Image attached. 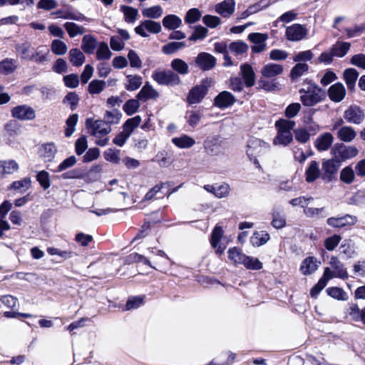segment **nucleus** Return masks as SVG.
Masks as SVG:
<instances>
[{
	"label": "nucleus",
	"mask_w": 365,
	"mask_h": 365,
	"mask_svg": "<svg viewBox=\"0 0 365 365\" xmlns=\"http://www.w3.org/2000/svg\"><path fill=\"white\" fill-rule=\"evenodd\" d=\"M299 100L305 107H312L326 99V92L316 83L304 81L299 90Z\"/></svg>",
	"instance_id": "obj_1"
},
{
	"label": "nucleus",
	"mask_w": 365,
	"mask_h": 365,
	"mask_svg": "<svg viewBox=\"0 0 365 365\" xmlns=\"http://www.w3.org/2000/svg\"><path fill=\"white\" fill-rule=\"evenodd\" d=\"M86 127L89 129L91 134L96 138V144L104 147L108 145L109 138L108 135L111 131L110 125L102 120H93L88 118L86 122Z\"/></svg>",
	"instance_id": "obj_2"
},
{
	"label": "nucleus",
	"mask_w": 365,
	"mask_h": 365,
	"mask_svg": "<svg viewBox=\"0 0 365 365\" xmlns=\"http://www.w3.org/2000/svg\"><path fill=\"white\" fill-rule=\"evenodd\" d=\"M152 78L160 85L173 86L180 83L178 75L170 70H155L152 74Z\"/></svg>",
	"instance_id": "obj_3"
},
{
	"label": "nucleus",
	"mask_w": 365,
	"mask_h": 365,
	"mask_svg": "<svg viewBox=\"0 0 365 365\" xmlns=\"http://www.w3.org/2000/svg\"><path fill=\"white\" fill-rule=\"evenodd\" d=\"M341 165V160L334 156L331 159L324 160L322 162V180L330 182L335 179Z\"/></svg>",
	"instance_id": "obj_4"
},
{
	"label": "nucleus",
	"mask_w": 365,
	"mask_h": 365,
	"mask_svg": "<svg viewBox=\"0 0 365 365\" xmlns=\"http://www.w3.org/2000/svg\"><path fill=\"white\" fill-rule=\"evenodd\" d=\"M358 221L355 215L346 214L340 217H331L327 220V223L331 227L341 229L346 227H351Z\"/></svg>",
	"instance_id": "obj_5"
},
{
	"label": "nucleus",
	"mask_w": 365,
	"mask_h": 365,
	"mask_svg": "<svg viewBox=\"0 0 365 365\" xmlns=\"http://www.w3.org/2000/svg\"><path fill=\"white\" fill-rule=\"evenodd\" d=\"M11 116L19 120H32L36 118L34 109L26 104L14 107L11 110Z\"/></svg>",
	"instance_id": "obj_6"
},
{
	"label": "nucleus",
	"mask_w": 365,
	"mask_h": 365,
	"mask_svg": "<svg viewBox=\"0 0 365 365\" xmlns=\"http://www.w3.org/2000/svg\"><path fill=\"white\" fill-rule=\"evenodd\" d=\"M334 156L340 160L354 158L358 154V150L353 145H345L342 143L336 145L331 150Z\"/></svg>",
	"instance_id": "obj_7"
},
{
	"label": "nucleus",
	"mask_w": 365,
	"mask_h": 365,
	"mask_svg": "<svg viewBox=\"0 0 365 365\" xmlns=\"http://www.w3.org/2000/svg\"><path fill=\"white\" fill-rule=\"evenodd\" d=\"M161 25L159 22L152 20H145L135 27V31L142 37H148V35L145 31L151 34H158L161 31Z\"/></svg>",
	"instance_id": "obj_8"
},
{
	"label": "nucleus",
	"mask_w": 365,
	"mask_h": 365,
	"mask_svg": "<svg viewBox=\"0 0 365 365\" xmlns=\"http://www.w3.org/2000/svg\"><path fill=\"white\" fill-rule=\"evenodd\" d=\"M307 29L303 25L294 24L287 27L285 35L289 41H299L307 36Z\"/></svg>",
	"instance_id": "obj_9"
},
{
	"label": "nucleus",
	"mask_w": 365,
	"mask_h": 365,
	"mask_svg": "<svg viewBox=\"0 0 365 365\" xmlns=\"http://www.w3.org/2000/svg\"><path fill=\"white\" fill-rule=\"evenodd\" d=\"M344 118L349 123L359 125L364 120V113L357 106H351L344 113Z\"/></svg>",
	"instance_id": "obj_10"
},
{
	"label": "nucleus",
	"mask_w": 365,
	"mask_h": 365,
	"mask_svg": "<svg viewBox=\"0 0 365 365\" xmlns=\"http://www.w3.org/2000/svg\"><path fill=\"white\" fill-rule=\"evenodd\" d=\"M195 63L202 70L208 71L215 66L216 59L211 54L206 52H202L197 55L195 59Z\"/></svg>",
	"instance_id": "obj_11"
},
{
	"label": "nucleus",
	"mask_w": 365,
	"mask_h": 365,
	"mask_svg": "<svg viewBox=\"0 0 365 365\" xmlns=\"http://www.w3.org/2000/svg\"><path fill=\"white\" fill-rule=\"evenodd\" d=\"M236 99L235 96L228 91L220 93L214 99V105L221 109L232 106Z\"/></svg>",
	"instance_id": "obj_12"
},
{
	"label": "nucleus",
	"mask_w": 365,
	"mask_h": 365,
	"mask_svg": "<svg viewBox=\"0 0 365 365\" xmlns=\"http://www.w3.org/2000/svg\"><path fill=\"white\" fill-rule=\"evenodd\" d=\"M207 92V87L202 83L192 88L189 92L187 101L190 104L200 103L205 96Z\"/></svg>",
	"instance_id": "obj_13"
},
{
	"label": "nucleus",
	"mask_w": 365,
	"mask_h": 365,
	"mask_svg": "<svg viewBox=\"0 0 365 365\" xmlns=\"http://www.w3.org/2000/svg\"><path fill=\"white\" fill-rule=\"evenodd\" d=\"M204 189L218 198L227 197L229 195L230 190L229 185L227 183L205 185H204Z\"/></svg>",
	"instance_id": "obj_14"
},
{
	"label": "nucleus",
	"mask_w": 365,
	"mask_h": 365,
	"mask_svg": "<svg viewBox=\"0 0 365 365\" xmlns=\"http://www.w3.org/2000/svg\"><path fill=\"white\" fill-rule=\"evenodd\" d=\"M329 98L336 103L341 102L346 96V90L344 85L336 83L331 86L328 90Z\"/></svg>",
	"instance_id": "obj_15"
},
{
	"label": "nucleus",
	"mask_w": 365,
	"mask_h": 365,
	"mask_svg": "<svg viewBox=\"0 0 365 365\" xmlns=\"http://www.w3.org/2000/svg\"><path fill=\"white\" fill-rule=\"evenodd\" d=\"M235 9V1L234 0H224L216 4L215 11L223 17H229Z\"/></svg>",
	"instance_id": "obj_16"
},
{
	"label": "nucleus",
	"mask_w": 365,
	"mask_h": 365,
	"mask_svg": "<svg viewBox=\"0 0 365 365\" xmlns=\"http://www.w3.org/2000/svg\"><path fill=\"white\" fill-rule=\"evenodd\" d=\"M321 262L314 257H308L305 258L301 266L300 270L304 275H308L314 273L320 265Z\"/></svg>",
	"instance_id": "obj_17"
},
{
	"label": "nucleus",
	"mask_w": 365,
	"mask_h": 365,
	"mask_svg": "<svg viewBox=\"0 0 365 365\" xmlns=\"http://www.w3.org/2000/svg\"><path fill=\"white\" fill-rule=\"evenodd\" d=\"M271 225L275 229H282L287 225L286 216L283 211L279 208L274 207L272 209Z\"/></svg>",
	"instance_id": "obj_18"
},
{
	"label": "nucleus",
	"mask_w": 365,
	"mask_h": 365,
	"mask_svg": "<svg viewBox=\"0 0 365 365\" xmlns=\"http://www.w3.org/2000/svg\"><path fill=\"white\" fill-rule=\"evenodd\" d=\"M158 92L149 83H146L137 95V98L142 101L158 98Z\"/></svg>",
	"instance_id": "obj_19"
},
{
	"label": "nucleus",
	"mask_w": 365,
	"mask_h": 365,
	"mask_svg": "<svg viewBox=\"0 0 365 365\" xmlns=\"http://www.w3.org/2000/svg\"><path fill=\"white\" fill-rule=\"evenodd\" d=\"M322 173L319 163L315 160L311 161L305 171L307 182H314L320 176L322 177Z\"/></svg>",
	"instance_id": "obj_20"
},
{
	"label": "nucleus",
	"mask_w": 365,
	"mask_h": 365,
	"mask_svg": "<svg viewBox=\"0 0 365 365\" xmlns=\"http://www.w3.org/2000/svg\"><path fill=\"white\" fill-rule=\"evenodd\" d=\"M223 233L222 228L220 226H216L211 234L210 244L212 247L217 248V252L219 254H222L225 248L220 243Z\"/></svg>",
	"instance_id": "obj_21"
},
{
	"label": "nucleus",
	"mask_w": 365,
	"mask_h": 365,
	"mask_svg": "<svg viewBox=\"0 0 365 365\" xmlns=\"http://www.w3.org/2000/svg\"><path fill=\"white\" fill-rule=\"evenodd\" d=\"M282 72L283 66L273 63L264 65L261 70V73L264 78H273L280 75Z\"/></svg>",
	"instance_id": "obj_22"
},
{
	"label": "nucleus",
	"mask_w": 365,
	"mask_h": 365,
	"mask_svg": "<svg viewBox=\"0 0 365 365\" xmlns=\"http://www.w3.org/2000/svg\"><path fill=\"white\" fill-rule=\"evenodd\" d=\"M240 70L245 86H253L255 83V75L252 67L247 63H244L240 66Z\"/></svg>",
	"instance_id": "obj_23"
},
{
	"label": "nucleus",
	"mask_w": 365,
	"mask_h": 365,
	"mask_svg": "<svg viewBox=\"0 0 365 365\" xmlns=\"http://www.w3.org/2000/svg\"><path fill=\"white\" fill-rule=\"evenodd\" d=\"M333 140V135L330 133H325L317 138L315 147L319 151L327 150L331 145Z\"/></svg>",
	"instance_id": "obj_24"
},
{
	"label": "nucleus",
	"mask_w": 365,
	"mask_h": 365,
	"mask_svg": "<svg viewBox=\"0 0 365 365\" xmlns=\"http://www.w3.org/2000/svg\"><path fill=\"white\" fill-rule=\"evenodd\" d=\"M172 143L179 148L186 149L192 147L195 144V140L192 137L183 134L172 138Z\"/></svg>",
	"instance_id": "obj_25"
},
{
	"label": "nucleus",
	"mask_w": 365,
	"mask_h": 365,
	"mask_svg": "<svg viewBox=\"0 0 365 365\" xmlns=\"http://www.w3.org/2000/svg\"><path fill=\"white\" fill-rule=\"evenodd\" d=\"M19 168V164L14 160H0V173L2 175H11Z\"/></svg>",
	"instance_id": "obj_26"
},
{
	"label": "nucleus",
	"mask_w": 365,
	"mask_h": 365,
	"mask_svg": "<svg viewBox=\"0 0 365 365\" xmlns=\"http://www.w3.org/2000/svg\"><path fill=\"white\" fill-rule=\"evenodd\" d=\"M337 138L344 142H351L356 136L354 129L350 126H342L336 133Z\"/></svg>",
	"instance_id": "obj_27"
},
{
	"label": "nucleus",
	"mask_w": 365,
	"mask_h": 365,
	"mask_svg": "<svg viewBox=\"0 0 365 365\" xmlns=\"http://www.w3.org/2000/svg\"><path fill=\"white\" fill-rule=\"evenodd\" d=\"M329 264L331 268L336 274L337 278L346 279L348 274L344 268L343 263H341L336 257H332L330 259Z\"/></svg>",
	"instance_id": "obj_28"
},
{
	"label": "nucleus",
	"mask_w": 365,
	"mask_h": 365,
	"mask_svg": "<svg viewBox=\"0 0 365 365\" xmlns=\"http://www.w3.org/2000/svg\"><path fill=\"white\" fill-rule=\"evenodd\" d=\"M270 239L269 234L266 231H256L250 237V242L254 247H260L266 244Z\"/></svg>",
	"instance_id": "obj_29"
},
{
	"label": "nucleus",
	"mask_w": 365,
	"mask_h": 365,
	"mask_svg": "<svg viewBox=\"0 0 365 365\" xmlns=\"http://www.w3.org/2000/svg\"><path fill=\"white\" fill-rule=\"evenodd\" d=\"M358 77L359 72L355 68H350L344 71V79L349 90L354 89Z\"/></svg>",
	"instance_id": "obj_30"
},
{
	"label": "nucleus",
	"mask_w": 365,
	"mask_h": 365,
	"mask_svg": "<svg viewBox=\"0 0 365 365\" xmlns=\"http://www.w3.org/2000/svg\"><path fill=\"white\" fill-rule=\"evenodd\" d=\"M97 46L96 38L91 35H85L82 38L81 48L88 54H91L94 52Z\"/></svg>",
	"instance_id": "obj_31"
},
{
	"label": "nucleus",
	"mask_w": 365,
	"mask_h": 365,
	"mask_svg": "<svg viewBox=\"0 0 365 365\" xmlns=\"http://www.w3.org/2000/svg\"><path fill=\"white\" fill-rule=\"evenodd\" d=\"M162 23L165 29L175 30L181 26L182 20L176 15L169 14L163 19Z\"/></svg>",
	"instance_id": "obj_32"
},
{
	"label": "nucleus",
	"mask_w": 365,
	"mask_h": 365,
	"mask_svg": "<svg viewBox=\"0 0 365 365\" xmlns=\"http://www.w3.org/2000/svg\"><path fill=\"white\" fill-rule=\"evenodd\" d=\"M120 11L124 15L125 22L133 24L138 19V10L129 6L122 5L120 8Z\"/></svg>",
	"instance_id": "obj_33"
},
{
	"label": "nucleus",
	"mask_w": 365,
	"mask_h": 365,
	"mask_svg": "<svg viewBox=\"0 0 365 365\" xmlns=\"http://www.w3.org/2000/svg\"><path fill=\"white\" fill-rule=\"evenodd\" d=\"M86 57L78 48H72L69 51V61L73 66L79 67L85 62Z\"/></svg>",
	"instance_id": "obj_34"
},
{
	"label": "nucleus",
	"mask_w": 365,
	"mask_h": 365,
	"mask_svg": "<svg viewBox=\"0 0 365 365\" xmlns=\"http://www.w3.org/2000/svg\"><path fill=\"white\" fill-rule=\"evenodd\" d=\"M17 68V61L13 58H5L0 62V73L4 75L12 73Z\"/></svg>",
	"instance_id": "obj_35"
},
{
	"label": "nucleus",
	"mask_w": 365,
	"mask_h": 365,
	"mask_svg": "<svg viewBox=\"0 0 365 365\" xmlns=\"http://www.w3.org/2000/svg\"><path fill=\"white\" fill-rule=\"evenodd\" d=\"M350 47L351 43L349 42L337 41L331 46V49L334 56L341 58L348 53Z\"/></svg>",
	"instance_id": "obj_36"
},
{
	"label": "nucleus",
	"mask_w": 365,
	"mask_h": 365,
	"mask_svg": "<svg viewBox=\"0 0 365 365\" xmlns=\"http://www.w3.org/2000/svg\"><path fill=\"white\" fill-rule=\"evenodd\" d=\"M31 186V180L29 177L24 178L20 180L13 182L9 187L10 190H14L20 192H24Z\"/></svg>",
	"instance_id": "obj_37"
},
{
	"label": "nucleus",
	"mask_w": 365,
	"mask_h": 365,
	"mask_svg": "<svg viewBox=\"0 0 365 365\" xmlns=\"http://www.w3.org/2000/svg\"><path fill=\"white\" fill-rule=\"evenodd\" d=\"M125 88L130 91L138 89L143 83V78L138 75H128Z\"/></svg>",
	"instance_id": "obj_38"
},
{
	"label": "nucleus",
	"mask_w": 365,
	"mask_h": 365,
	"mask_svg": "<svg viewBox=\"0 0 365 365\" xmlns=\"http://www.w3.org/2000/svg\"><path fill=\"white\" fill-rule=\"evenodd\" d=\"M57 152L56 146L53 143H46L41 148V156L46 161H51Z\"/></svg>",
	"instance_id": "obj_39"
},
{
	"label": "nucleus",
	"mask_w": 365,
	"mask_h": 365,
	"mask_svg": "<svg viewBox=\"0 0 365 365\" xmlns=\"http://www.w3.org/2000/svg\"><path fill=\"white\" fill-rule=\"evenodd\" d=\"M230 51L235 56H242L247 52L248 46L242 41H237L229 45Z\"/></svg>",
	"instance_id": "obj_40"
},
{
	"label": "nucleus",
	"mask_w": 365,
	"mask_h": 365,
	"mask_svg": "<svg viewBox=\"0 0 365 365\" xmlns=\"http://www.w3.org/2000/svg\"><path fill=\"white\" fill-rule=\"evenodd\" d=\"M170 66L173 71L180 75H186L189 72L187 63L180 58H175L170 63Z\"/></svg>",
	"instance_id": "obj_41"
},
{
	"label": "nucleus",
	"mask_w": 365,
	"mask_h": 365,
	"mask_svg": "<svg viewBox=\"0 0 365 365\" xmlns=\"http://www.w3.org/2000/svg\"><path fill=\"white\" fill-rule=\"evenodd\" d=\"M63 26L71 38L83 34L86 31L83 26H79L73 22H66Z\"/></svg>",
	"instance_id": "obj_42"
},
{
	"label": "nucleus",
	"mask_w": 365,
	"mask_h": 365,
	"mask_svg": "<svg viewBox=\"0 0 365 365\" xmlns=\"http://www.w3.org/2000/svg\"><path fill=\"white\" fill-rule=\"evenodd\" d=\"M140 122L141 118L140 115L128 119L123 124V131L130 136L133 130L138 127Z\"/></svg>",
	"instance_id": "obj_43"
},
{
	"label": "nucleus",
	"mask_w": 365,
	"mask_h": 365,
	"mask_svg": "<svg viewBox=\"0 0 365 365\" xmlns=\"http://www.w3.org/2000/svg\"><path fill=\"white\" fill-rule=\"evenodd\" d=\"M163 14V8L159 5L150 6L142 10L143 16L148 19H158Z\"/></svg>",
	"instance_id": "obj_44"
},
{
	"label": "nucleus",
	"mask_w": 365,
	"mask_h": 365,
	"mask_svg": "<svg viewBox=\"0 0 365 365\" xmlns=\"http://www.w3.org/2000/svg\"><path fill=\"white\" fill-rule=\"evenodd\" d=\"M327 293L331 297L341 301H346L349 298L347 293L341 288L337 287H329Z\"/></svg>",
	"instance_id": "obj_45"
},
{
	"label": "nucleus",
	"mask_w": 365,
	"mask_h": 365,
	"mask_svg": "<svg viewBox=\"0 0 365 365\" xmlns=\"http://www.w3.org/2000/svg\"><path fill=\"white\" fill-rule=\"evenodd\" d=\"M121 113L119 110L114 109L110 111H106L104 115V120L103 122L107 123V125H115L118 124L121 118Z\"/></svg>",
	"instance_id": "obj_46"
},
{
	"label": "nucleus",
	"mask_w": 365,
	"mask_h": 365,
	"mask_svg": "<svg viewBox=\"0 0 365 365\" xmlns=\"http://www.w3.org/2000/svg\"><path fill=\"white\" fill-rule=\"evenodd\" d=\"M112 56L108 44L106 42H101L96 51V58L99 61L109 60Z\"/></svg>",
	"instance_id": "obj_47"
},
{
	"label": "nucleus",
	"mask_w": 365,
	"mask_h": 365,
	"mask_svg": "<svg viewBox=\"0 0 365 365\" xmlns=\"http://www.w3.org/2000/svg\"><path fill=\"white\" fill-rule=\"evenodd\" d=\"M242 264L247 269L252 270H259L262 268V263L257 258L247 255L243 257Z\"/></svg>",
	"instance_id": "obj_48"
},
{
	"label": "nucleus",
	"mask_w": 365,
	"mask_h": 365,
	"mask_svg": "<svg viewBox=\"0 0 365 365\" xmlns=\"http://www.w3.org/2000/svg\"><path fill=\"white\" fill-rule=\"evenodd\" d=\"M292 134L287 131H278L277 135L274 139V145H287L292 140Z\"/></svg>",
	"instance_id": "obj_49"
},
{
	"label": "nucleus",
	"mask_w": 365,
	"mask_h": 365,
	"mask_svg": "<svg viewBox=\"0 0 365 365\" xmlns=\"http://www.w3.org/2000/svg\"><path fill=\"white\" fill-rule=\"evenodd\" d=\"M120 150L108 148L103 153V156L106 161L110 162L113 164H118L120 160Z\"/></svg>",
	"instance_id": "obj_50"
},
{
	"label": "nucleus",
	"mask_w": 365,
	"mask_h": 365,
	"mask_svg": "<svg viewBox=\"0 0 365 365\" xmlns=\"http://www.w3.org/2000/svg\"><path fill=\"white\" fill-rule=\"evenodd\" d=\"M106 82L101 80H93L88 84V90L91 95L99 94L106 88Z\"/></svg>",
	"instance_id": "obj_51"
},
{
	"label": "nucleus",
	"mask_w": 365,
	"mask_h": 365,
	"mask_svg": "<svg viewBox=\"0 0 365 365\" xmlns=\"http://www.w3.org/2000/svg\"><path fill=\"white\" fill-rule=\"evenodd\" d=\"M144 299V296H133L129 297L125 304V310L128 311L139 308L143 304Z\"/></svg>",
	"instance_id": "obj_52"
},
{
	"label": "nucleus",
	"mask_w": 365,
	"mask_h": 365,
	"mask_svg": "<svg viewBox=\"0 0 365 365\" xmlns=\"http://www.w3.org/2000/svg\"><path fill=\"white\" fill-rule=\"evenodd\" d=\"M78 115L77 114L71 115L66 120V128L65 129L66 137H70L74 133L76 130V125L77 124Z\"/></svg>",
	"instance_id": "obj_53"
},
{
	"label": "nucleus",
	"mask_w": 365,
	"mask_h": 365,
	"mask_svg": "<svg viewBox=\"0 0 365 365\" xmlns=\"http://www.w3.org/2000/svg\"><path fill=\"white\" fill-rule=\"evenodd\" d=\"M49 51L47 48L44 50H38L35 53L29 57L30 60H32L38 63H43L49 61L48 58Z\"/></svg>",
	"instance_id": "obj_54"
},
{
	"label": "nucleus",
	"mask_w": 365,
	"mask_h": 365,
	"mask_svg": "<svg viewBox=\"0 0 365 365\" xmlns=\"http://www.w3.org/2000/svg\"><path fill=\"white\" fill-rule=\"evenodd\" d=\"M309 69V66L305 63H297L292 69L290 76L292 80L297 79Z\"/></svg>",
	"instance_id": "obj_55"
},
{
	"label": "nucleus",
	"mask_w": 365,
	"mask_h": 365,
	"mask_svg": "<svg viewBox=\"0 0 365 365\" xmlns=\"http://www.w3.org/2000/svg\"><path fill=\"white\" fill-rule=\"evenodd\" d=\"M204 148L206 152L210 155H217L219 153V145L217 143V139L207 138L204 142Z\"/></svg>",
	"instance_id": "obj_56"
},
{
	"label": "nucleus",
	"mask_w": 365,
	"mask_h": 365,
	"mask_svg": "<svg viewBox=\"0 0 365 365\" xmlns=\"http://www.w3.org/2000/svg\"><path fill=\"white\" fill-rule=\"evenodd\" d=\"M201 16L202 13L198 9H190L185 14V21L188 24H195L200 20Z\"/></svg>",
	"instance_id": "obj_57"
},
{
	"label": "nucleus",
	"mask_w": 365,
	"mask_h": 365,
	"mask_svg": "<svg viewBox=\"0 0 365 365\" xmlns=\"http://www.w3.org/2000/svg\"><path fill=\"white\" fill-rule=\"evenodd\" d=\"M51 48L53 53L58 56L65 54L68 50L66 44L63 41L58 39H55L52 41Z\"/></svg>",
	"instance_id": "obj_58"
},
{
	"label": "nucleus",
	"mask_w": 365,
	"mask_h": 365,
	"mask_svg": "<svg viewBox=\"0 0 365 365\" xmlns=\"http://www.w3.org/2000/svg\"><path fill=\"white\" fill-rule=\"evenodd\" d=\"M77 163V159L74 155H71L63 160L56 168L55 172L61 173L72 167Z\"/></svg>",
	"instance_id": "obj_59"
},
{
	"label": "nucleus",
	"mask_w": 365,
	"mask_h": 365,
	"mask_svg": "<svg viewBox=\"0 0 365 365\" xmlns=\"http://www.w3.org/2000/svg\"><path fill=\"white\" fill-rule=\"evenodd\" d=\"M339 250L340 253L348 259L351 258L355 255V251L351 244V240H344L340 245Z\"/></svg>",
	"instance_id": "obj_60"
},
{
	"label": "nucleus",
	"mask_w": 365,
	"mask_h": 365,
	"mask_svg": "<svg viewBox=\"0 0 365 365\" xmlns=\"http://www.w3.org/2000/svg\"><path fill=\"white\" fill-rule=\"evenodd\" d=\"M275 126L277 129V131H287L291 132V130L295 126V122L293 120H286V119H280L275 123Z\"/></svg>",
	"instance_id": "obj_61"
},
{
	"label": "nucleus",
	"mask_w": 365,
	"mask_h": 365,
	"mask_svg": "<svg viewBox=\"0 0 365 365\" xmlns=\"http://www.w3.org/2000/svg\"><path fill=\"white\" fill-rule=\"evenodd\" d=\"M138 101V99L128 100L123 106V108L124 112L128 115H131L137 112L140 107V103Z\"/></svg>",
	"instance_id": "obj_62"
},
{
	"label": "nucleus",
	"mask_w": 365,
	"mask_h": 365,
	"mask_svg": "<svg viewBox=\"0 0 365 365\" xmlns=\"http://www.w3.org/2000/svg\"><path fill=\"white\" fill-rule=\"evenodd\" d=\"M258 84L262 89L266 91H274L279 89V85L275 80L260 79Z\"/></svg>",
	"instance_id": "obj_63"
},
{
	"label": "nucleus",
	"mask_w": 365,
	"mask_h": 365,
	"mask_svg": "<svg viewBox=\"0 0 365 365\" xmlns=\"http://www.w3.org/2000/svg\"><path fill=\"white\" fill-rule=\"evenodd\" d=\"M208 30L200 25L195 26L194 32L189 37V40L192 41H195L197 40L204 39L207 34Z\"/></svg>",
	"instance_id": "obj_64"
}]
</instances>
